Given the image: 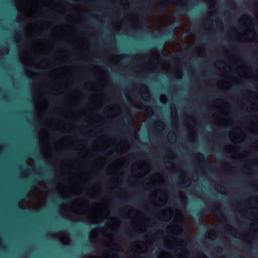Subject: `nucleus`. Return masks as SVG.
Returning <instances> with one entry per match:
<instances>
[{"mask_svg": "<svg viewBox=\"0 0 258 258\" xmlns=\"http://www.w3.org/2000/svg\"><path fill=\"white\" fill-rule=\"evenodd\" d=\"M230 141L234 143H235L236 142H237L239 140V137H236L235 135H233V136H230Z\"/></svg>", "mask_w": 258, "mask_h": 258, "instance_id": "obj_32", "label": "nucleus"}, {"mask_svg": "<svg viewBox=\"0 0 258 258\" xmlns=\"http://www.w3.org/2000/svg\"><path fill=\"white\" fill-rule=\"evenodd\" d=\"M159 125L160 127H161L162 128H163V123H161V122H159Z\"/></svg>", "mask_w": 258, "mask_h": 258, "instance_id": "obj_49", "label": "nucleus"}, {"mask_svg": "<svg viewBox=\"0 0 258 258\" xmlns=\"http://www.w3.org/2000/svg\"><path fill=\"white\" fill-rule=\"evenodd\" d=\"M160 101L163 103H166L167 101V98L165 95H161L160 97Z\"/></svg>", "mask_w": 258, "mask_h": 258, "instance_id": "obj_33", "label": "nucleus"}, {"mask_svg": "<svg viewBox=\"0 0 258 258\" xmlns=\"http://www.w3.org/2000/svg\"><path fill=\"white\" fill-rule=\"evenodd\" d=\"M174 214L173 223L169 224L166 228L167 231L172 235L169 236V245L172 249L178 246L175 251L177 257L187 258L189 252L187 248L186 242L180 237L183 231V225L184 222L182 211L178 209L167 207L158 213V218L161 221H168Z\"/></svg>", "mask_w": 258, "mask_h": 258, "instance_id": "obj_2", "label": "nucleus"}, {"mask_svg": "<svg viewBox=\"0 0 258 258\" xmlns=\"http://www.w3.org/2000/svg\"><path fill=\"white\" fill-rule=\"evenodd\" d=\"M38 138L42 153L44 154H50L51 149L49 146L50 137L48 129L46 127H42L39 132Z\"/></svg>", "mask_w": 258, "mask_h": 258, "instance_id": "obj_8", "label": "nucleus"}, {"mask_svg": "<svg viewBox=\"0 0 258 258\" xmlns=\"http://www.w3.org/2000/svg\"><path fill=\"white\" fill-rule=\"evenodd\" d=\"M213 213L214 216L219 222L224 223L226 221L225 216L219 207H215L214 210H213Z\"/></svg>", "mask_w": 258, "mask_h": 258, "instance_id": "obj_18", "label": "nucleus"}, {"mask_svg": "<svg viewBox=\"0 0 258 258\" xmlns=\"http://www.w3.org/2000/svg\"><path fill=\"white\" fill-rule=\"evenodd\" d=\"M244 216L249 220H253L258 218V207L253 208L248 206L244 210Z\"/></svg>", "mask_w": 258, "mask_h": 258, "instance_id": "obj_14", "label": "nucleus"}, {"mask_svg": "<svg viewBox=\"0 0 258 258\" xmlns=\"http://www.w3.org/2000/svg\"><path fill=\"white\" fill-rule=\"evenodd\" d=\"M131 18L133 22V27L134 28H137L138 26V21L137 20L135 15L134 14H131Z\"/></svg>", "mask_w": 258, "mask_h": 258, "instance_id": "obj_29", "label": "nucleus"}, {"mask_svg": "<svg viewBox=\"0 0 258 258\" xmlns=\"http://www.w3.org/2000/svg\"><path fill=\"white\" fill-rule=\"evenodd\" d=\"M57 128L59 130L61 131V132L64 133V129L62 128L61 126L60 125H57Z\"/></svg>", "mask_w": 258, "mask_h": 258, "instance_id": "obj_42", "label": "nucleus"}, {"mask_svg": "<svg viewBox=\"0 0 258 258\" xmlns=\"http://www.w3.org/2000/svg\"><path fill=\"white\" fill-rule=\"evenodd\" d=\"M253 131L254 132V133L256 134H258V128L255 127L253 129Z\"/></svg>", "mask_w": 258, "mask_h": 258, "instance_id": "obj_43", "label": "nucleus"}, {"mask_svg": "<svg viewBox=\"0 0 258 258\" xmlns=\"http://www.w3.org/2000/svg\"><path fill=\"white\" fill-rule=\"evenodd\" d=\"M213 106L217 108L219 113L225 114V110L224 108H227L228 104L227 102L221 99H216L213 102Z\"/></svg>", "mask_w": 258, "mask_h": 258, "instance_id": "obj_15", "label": "nucleus"}, {"mask_svg": "<svg viewBox=\"0 0 258 258\" xmlns=\"http://www.w3.org/2000/svg\"><path fill=\"white\" fill-rule=\"evenodd\" d=\"M168 163L170 164V167H167L168 169H170L173 168V165L171 161H169Z\"/></svg>", "mask_w": 258, "mask_h": 258, "instance_id": "obj_41", "label": "nucleus"}, {"mask_svg": "<svg viewBox=\"0 0 258 258\" xmlns=\"http://www.w3.org/2000/svg\"><path fill=\"white\" fill-rule=\"evenodd\" d=\"M140 232L143 233L146 231V227L144 225H140L138 226Z\"/></svg>", "mask_w": 258, "mask_h": 258, "instance_id": "obj_35", "label": "nucleus"}, {"mask_svg": "<svg viewBox=\"0 0 258 258\" xmlns=\"http://www.w3.org/2000/svg\"><path fill=\"white\" fill-rule=\"evenodd\" d=\"M220 82L223 83L222 87L223 88H226V85H228V86L230 85V84L229 83L228 81H227L226 80H221Z\"/></svg>", "mask_w": 258, "mask_h": 258, "instance_id": "obj_34", "label": "nucleus"}, {"mask_svg": "<svg viewBox=\"0 0 258 258\" xmlns=\"http://www.w3.org/2000/svg\"><path fill=\"white\" fill-rule=\"evenodd\" d=\"M56 93H57V94H60L59 93V90L58 89H56Z\"/></svg>", "mask_w": 258, "mask_h": 258, "instance_id": "obj_51", "label": "nucleus"}, {"mask_svg": "<svg viewBox=\"0 0 258 258\" xmlns=\"http://www.w3.org/2000/svg\"><path fill=\"white\" fill-rule=\"evenodd\" d=\"M47 24H48V25H49V26H50V23H48Z\"/></svg>", "mask_w": 258, "mask_h": 258, "instance_id": "obj_57", "label": "nucleus"}, {"mask_svg": "<svg viewBox=\"0 0 258 258\" xmlns=\"http://www.w3.org/2000/svg\"><path fill=\"white\" fill-rule=\"evenodd\" d=\"M176 1L179 5H183L184 4V2L180 0H159L157 3V6L160 8H165L172 3H175Z\"/></svg>", "mask_w": 258, "mask_h": 258, "instance_id": "obj_17", "label": "nucleus"}, {"mask_svg": "<svg viewBox=\"0 0 258 258\" xmlns=\"http://www.w3.org/2000/svg\"><path fill=\"white\" fill-rule=\"evenodd\" d=\"M165 236V232L164 231L161 229L157 230L155 233L154 235L153 236V238H158L160 239L164 238Z\"/></svg>", "mask_w": 258, "mask_h": 258, "instance_id": "obj_26", "label": "nucleus"}, {"mask_svg": "<svg viewBox=\"0 0 258 258\" xmlns=\"http://www.w3.org/2000/svg\"><path fill=\"white\" fill-rule=\"evenodd\" d=\"M86 194L87 196L91 198L92 199H97L100 194V190L99 188H97L95 186L91 188H88L86 190Z\"/></svg>", "mask_w": 258, "mask_h": 258, "instance_id": "obj_20", "label": "nucleus"}, {"mask_svg": "<svg viewBox=\"0 0 258 258\" xmlns=\"http://www.w3.org/2000/svg\"><path fill=\"white\" fill-rule=\"evenodd\" d=\"M116 139H114V140H113L112 141V143L113 145H115L116 144Z\"/></svg>", "mask_w": 258, "mask_h": 258, "instance_id": "obj_47", "label": "nucleus"}, {"mask_svg": "<svg viewBox=\"0 0 258 258\" xmlns=\"http://www.w3.org/2000/svg\"><path fill=\"white\" fill-rule=\"evenodd\" d=\"M56 189L62 199L68 200L71 198V190L65 187L63 181H58L56 185Z\"/></svg>", "mask_w": 258, "mask_h": 258, "instance_id": "obj_12", "label": "nucleus"}, {"mask_svg": "<svg viewBox=\"0 0 258 258\" xmlns=\"http://www.w3.org/2000/svg\"><path fill=\"white\" fill-rule=\"evenodd\" d=\"M132 171L135 176H145L150 170V165L145 162H136L132 167Z\"/></svg>", "mask_w": 258, "mask_h": 258, "instance_id": "obj_10", "label": "nucleus"}, {"mask_svg": "<svg viewBox=\"0 0 258 258\" xmlns=\"http://www.w3.org/2000/svg\"><path fill=\"white\" fill-rule=\"evenodd\" d=\"M229 233L236 237L239 238L240 237V235L238 233L237 230L235 229H233L232 227L230 229Z\"/></svg>", "mask_w": 258, "mask_h": 258, "instance_id": "obj_30", "label": "nucleus"}, {"mask_svg": "<svg viewBox=\"0 0 258 258\" xmlns=\"http://www.w3.org/2000/svg\"><path fill=\"white\" fill-rule=\"evenodd\" d=\"M185 123L191 132H194L196 127V122L192 116H187L185 117Z\"/></svg>", "mask_w": 258, "mask_h": 258, "instance_id": "obj_19", "label": "nucleus"}, {"mask_svg": "<svg viewBox=\"0 0 258 258\" xmlns=\"http://www.w3.org/2000/svg\"><path fill=\"white\" fill-rule=\"evenodd\" d=\"M244 156H245V155H244V154H243V153H240V154L239 155V158H243V157H244Z\"/></svg>", "mask_w": 258, "mask_h": 258, "instance_id": "obj_44", "label": "nucleus"}, {"mask_svg": "<svg viewBox=\"0 0 258 258\" xmlns=\"http://www.w3.org/2000/svg\"><path fill=\"white\" fill-rule=\"evenodd\" d=\"M37 192L33 191L26 199L20 202L19 207L22 210L29 209L39 211L43 208L46 204V198L51 192V184L44 182L35 187Z\"/></svg>", "mask_w": 258, "mask_h": 258, "instance_id": "obj_3", "label": "nucleus"}, {"mask_svg": "<svg viewBox=\"0 0 258 258\" xmlns=\"http://www.w3.org/2000/svg\"><path fill=\"white\" fill-rule=\"evenodd\" d=\"M181 179L182 183L185 186H188L191 183V179L190 177L184 172L182 173Z\"/></svg>", "mask_w": 258, "mask_h": 258, "instance_id": "obj_23", "label": "nucleus"}, {"mask_svg": "<svg viewBox=\"0 0 258 258\" xmlns=\"http://www.w3.org/2000/svg\"><path fill=\"white\" fill-rule=\"evenodd\" d=\"M215 66L220 72H225L227 63L225 61L222 60H219L215 62Z\"/></svg>", "mask_w": 258, "mask_h": 258, "instance_id": "obj_22", "label": "nucleus"}, {"mask_svg": "<svg viewBox=\"0 0 258 258\" xmlns=\"http://www.w3.org/2000/svg\"><path fill=\"white\" fill-rule=\"evenodd\" d=\"M74 102H70L69 103V106H74Z\"/></svg>", "mask_w": 258, "mask_h": 258, "instance_id": "obj_46", "label": "nucleus"}, {"mask_svg": "<svg viewBox=\"0 0 258 258\" xmlns=\"http://www.w3.org/2000/svg\"><path fill=\"white\" fill-rule=\"evenodd\" d=\"M146 111L149 115H151L153 113V111L149 106L146 107Z\"/></svg>", "mask_w": 258, "mask_h": 258, "instance_id": "obj_39", "label": "nucleus"}, {"mask_svg": "<svg viewBox=\"0 0 258 258\" xmlns=\"http://www.w3.org/2000/svg\"><path fill=\"white\" fill-rule=\"evenodd\" d=\"M34 104L36 110V119L40 122L41 125L46 124L47 120L43 121L42 118L44 115L46 109L48 107V103L44 106V97L42 91L38 88L33 93Z\"/></svg>", "mask_w": 258, "mask_h": 258, "instance_id": "obj_7", "label": "nucleus"}, {"mask_svg": "<svg viewBox=\"0 0 258 258\" xmlns=\"http://www.w3.org/2000/svg\"><path fill=\"white\" fill-rule=\"evenodd\" d=\"M123 22L122 20L116 21L114 23L113 27L117 31H119L122 27Z\"/></svg>", "mask_w": 258, "mask_h": 258, "instance_id": "obj_27", "label": "nucleus"}, {"mask_svg": "<svg viewBox=\"0 0 258 258\" xmlns=\"http://www.w3.org/2000/svg\"><path fill=\"white\" fill-rule=\"evenodd\" d=\"M5 53L7 54L8 53V49L7 48L5 50Z\"/></svg>", "mask_w": 258, "mask_h": 258, "instance_id": "obj_52", "label": "nucleus"}, {"mask_svg": "<svg viewBox=\"0 0 258 258\" xmlns=\"http://www.w3.org/2000/svg\"><path fill=\"white\" fill-rule=\"evenodd\" d=\"M109 167H114V166H110Z\"/></svg>", "mask_w": 258, "mask_h": 258, "instance_id": "obj_56", "label": "nucleus"}, {"mask_svg": "<svg viewBox=\"0 0 258 258\" xmlns=\"http://www.w3.org/2000/svg\"><path fill=\"white\" fill-rule=\"evenodd\" d=\"M98 204L102 207V209L99 213H93L90 211L88 202L85 199L77 198L73 200L69 206L62 203L59 207V213L63 218L72 221L97 224L110 218L107 203Z\"/></svg>", "mask_w": 258, "mask_h": 258, "instance_id": "obj_1", "label": "nucleus"}, {"mask_svg": "<svg viewBox=\"0 0 258 258\" xmlns=\"http://www.w3.org/2000/svg\"><path fill=\"white\" fill-rule=\"evenodd\" d=\"M145 97H146V98H144V99L146 101L149 100L150 98V95L148 89H146L145 90Z\"/></svg>", "mask_w": 258, "mask_h": 258, "instance_id": "obj_36", "label": "nucleus"}, {"mask_svg": "<svg viewBox=\"0 0 258 258\" xmlns=\"http://www.w3.org/2000/svg\"><path fill=\"white\" fill-rule=\"evenodd\" d=\"M44 26H45V24H44V23H42V24H41V27H44Z\"/></svg>", "mask_w": 258, "mask_h": 258, "instance_id": "obj_53", "label": "nucleus"}, {"mask_svg": "<svg viewBox=\"0 0 258 258\" xmlns=\"http://www.w3.org/2000/svg\"><path fill=\"white\" fill-rule=\"evenodd\" d=\"M208 236L211 239H215L217 237L216 230L213 228L210 229L208 232Z\"/></svg>", "mask_w": 258, "mask_h": 258, "instance_id": "obj_28", "label": "nucleus"}, {"mask_svg": "<svg viewBox=\"0 0 258 258\" xmlns=\"http://www.w3.org/2000/svg\"><path fill=\"white\" fill-rule=\"evenodd\" d=\"M216 189L222 194H225L226 189L223 187L222 186H221L220 185H216L215 186Z\"/></svg>", "mask_w": 258, "mask_h": 258, "instance_id": "obj_31", "label": "nucleus"}, {"mask_svg": "<svg viewBox=\"0 0 258 258\" xmlns=\"http://www.w3.org/2000/svg\"><path fill=\"white\" fill-rule=\"evenodd\" d=\"M224 150L228 153L236 154L239 150V147L235 144H227L225 146Z\"/></svg>", "mask_w": 258, "mask_h": 258, "instance_id": "obj_21", "label": "nucleus"}, {"mask_svg": "<svg viewBox=\"0 0 258 258\" xmlns=\"http://www.w3.org/2000/svg\"><path fill=\"white\" fill-rule=\"evenodd\" d=\"M161 66V68L168 74H172L177 79L182 77L181 67L178 62H176L174 68L168 61L160 62V54L157 51L151 53L149 57V62L144 63L141 68V72L152 73L155 72Z\"/></svg>", "mask_w": 258, "mask_h": 258, "instance_id": "obj_4", "label": "nucleus"}, {"mask_svg": "<svg viewBox=\"0 0 258 258\" xmlns=\"http://www.w3.org/2000/svg\"><path fill=\"white\" fill-rule=\"evenodd\" d=\"M4 53V52H2V51H1V50H0V55H2V54H3Z\"/></svg>", "mask_w": 258, "mask_h": 258, "instance_id": "obj_54", "label": "nucleus"}, {"mask_svg": "<svg viewBox=\"0 0 258 258\" xmlns=\"http://www.w3.org/2000/svg\"><path fill=\"white\" fill-rule=\"evenodd\" d=\"M36 33L37 35H40V32L37 29H27L26 35L28 37H33L35 36V34Z\"/></svg>", "mask_w": 258, "mask_h": 258, "instance_id": "obj_24", "label": "nucleus"}, {"mask_svg": "<svg viewBox=\"0 0 258 258\" xmlns=\"http://www.w3.org/2000/svg\"><path fill=\"white\" fill-rule=\"evenodd\" d=\"M133 102V103L134 104V105L138 108H139L140 107V103H136V102H134L133 101H132Z\"/></svg>", "mask_w": 258, "mask_h": 258, "instance_id": "obj_40", "label": "nucleus"}, {"mask_svg": "<svg viewBox=\"0 0 258 258\" xmlns=\"http://www.w3.org/2000/svg\"><path fill=\"white\" fill-rule=\"evenodd\" d=\"M200 258H208L206 255H201L200 256Z\"/></svg>", "mask_w": 258, "mask_h": 258, "instance_id": "obj_45", "label": "nucleus"}, {"mask_svg": "<svg viewBox=\"0 0 258 258\" xmlns=\"http://www.w3.org/2000/svg\"><path fill=\"white\" fill-rule=\"evenodd\" d=\"M256 148L258 149V140L255 143Z\"/></svg>", "mask_w": 258, "mask_h": 258, "instance_id": "obj_50", "label": "nucleus"}, {"mask_svg": "<svg viewBox=\"0 0 258 258\" xmlns=\"http://www.w3.org/2000/svg\"><path fill=\"white\" fill-rule=\"evenodd\" d=\"M152 243L151 240H147L144 241H137L136 243L134 245V248L138 253H144L148 249V245Z\"/></svg>", "mask_w": 258, "mask_h": 258, "instance_id": "obj_13", "label": "nucleus"}, {"mask_svg": "<svg viewBox=\"0 0 258 258\" xmlns=\"http://www.w3.org/2000/svg\"><path fill=\"white\" fill-rule=\"evenodd\" d=\"M240 22L244 27V30L239 34L238 41L242 42H249L257 39L258 43V36H256L253 19L248 15H244L241 17Z\"/></svg>", "mask_w": 258, "mask_h": 258, "instance_id": "obj_5", "label": "nucleus"}, {"mask_svg": "<svg viewBox=\"0 0 258 258\" xmlns=\"http://www.w3.org/2000/svg\"><path fill=\"white\" fill-rule=\"evenodd\" d=\"M110 154L112 153V151H110Z\"/></svg>", "mask_w": 258, "mask_h": 258, "instance_id": "obj_58", "label": "nucleus"}, {"mask_svg": "<svg viewBox=\"0 0 258 258\" xmlns=\"http://www.w3.org/2000/svg\"><path fill=\"white\" fill-rule=\"evenodd\" d=\"M119 147L117 148V151L119 153H123L125 151L129 149V145L127 144H123L121 142H120Z\"/></svg>", "mask_w": 258, "mask_h": 258, "instance_id": "obj_25", "label": "nucleus"}, {"mask_svg": "<svg viewBox=\"0 0 258 258\" xmlns=\"http://www.w3.org/2000/svg\"><path fill=\"white\" fill-rule=\"evenodd\" d=\"M135 211L133 210H132V209L131 210H130V211H128L127 212H125L126 217L127 218H130L131 214H135Z\"/></svg>", "mask_w": 258, "mask_h": 258, "instance_id": "obj_38", "label": "nucleus"}, {"mask_svg": "<svg viewBox=\"0 0 258 258\" xmlns=\"http://www.w3.org/2000/svg\"><path fill=\"white\" fill-rule=\"evenodd\" d=\"M19 58L21 63L25 66L24 72L25 75L30 79H33L36 75V73L30 68L36 66L40 67L42 61L37 64L35 63V56L31 50L29 48L25 49L20 52Z\"/></svg>", "mask_w": 258, "mask_h": 258, "instance_id": "obj_6", "label": "nucleus"}, {"mask_svg": "<svg viewBox=\"0 0 258 258\" xmlns=\"http://www.w3.org/2000/svg\"><path fill=\"white\" fill-rule=\"evenodd\" d=\"M53 122L52 121L49 122V124H51V125L53 124Z\"/></svg>", "mask_w": 258, "mask_h": 258, "instance_id": "obj_55", "label": "nucleus"}, {"mask_svg": "<svg viewBox=\"0 0 258 258\" xmlns=\"http://www.w3.org/2000/svg\"><path fill=\"white\" fill-rule=\"evenodd\" d=\"M71 196L72 195V194H73L74 195H75V196H78L81 194L80 190L78 189H75L73 190V192H72V191H71Z\"/></svg>", "mask_w": 258, "mask_h": 258, "instance_id": "obj_37", "label": "nucleus"}, {"mask_svg": "<svg viewBox=\"0 0 258 258\" xmlns=\"http://www.w3.org/2000/svg\"><path fill=\"white\" fill-rule=\"evenodd\" d=\"M152 196L154 198V199H152L153 204L158 207L164 206L169 198L168 192L164 189H157V192L153 194Z\"/></svg>", "mask_w": 258, "mask_h": 258, "instance_id": "obj_9", "label": "nucleus"}, {"mask_svg": "<svg viewBox=\"0 0 258 258\" xmlns=\"http://www.w3.org/2000/svg\"><path fill=\"white\" fill-rule=\"evenodd\" d=\"M34 3V0H16L15 4L17 10L21 15L26 16V13Z\"/></svg>", "mask_w": 258, "mask_h": 258, "instance_id": "obj_11", "label": "nucleus"}, {"mask_svg": "<svg viewBox=\"0 0 258 258\" xmlns=\"http://www.w3.org/2000/svg\"><path fill=\"white\" fill-rule=\"evenodd\" d=\"M63 113L65 115H68V113L64 112L62 110H61V114H62Z\"/></svg>", "mask_w": 258, "mask_h": 258, "instance_id": "obj_48", "label": "nucleus"}, {"mask_svg": "<svg viewBox=\"0 0 258 258\" xmlns=\"http://www.w3.org/2000/svg\"><path fill=\"white\" fill-rule=\"evenodd\" d=\"M54 237L60 240L64 244L68 245L71 242L69 235L66 231H62L56 233Z\"/></svg>", "mask_w": 258, "mask_h": 258, "instance_id": "obj_16", "label": "nucleus"}]
</instances>
